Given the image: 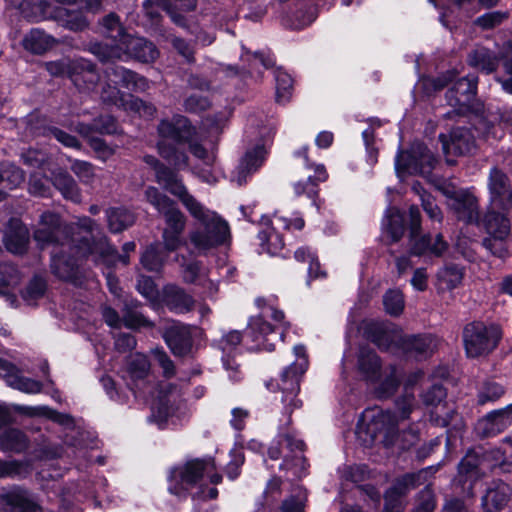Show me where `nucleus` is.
<instances>
[{
	"label": "nucleus",
	"instance_id": "f257e3e1",
	"mask_svg": "<svg viewBox=\"0 0 512 512\" xmlns=\"http://www.w3.org/2000/svg\"><path fill=\"white\" fill-rule=\"evenodd\" d=\"M47 71L53 76L68 75L74 85L85 91H94L100 87V96L104 102L122 106L125 110L135 112L141 117H151L156 109L133 95L120 94L118 85L134 91H145L149 88L148 80L122 66H109L105 70L106 82L100 78L94 66L85 59L60 60L46 63Z\"/></svg>",
	"mask_w": 512,
	"mask_h": 512
},
{
	"label": "nucleus",
	"instance_id": "f03ea898",
	"mask_svg": "<svg viewBox=\"0 0 512 512\" xmlns=\"http://www.w3.org/2000/svg\"><path fill=\"white\" fill-rule=\"evenodd\" d=\"M144 161L155 170L156 181L176 196L196 221V226L188 235L194 250L206 253L225 243L230 236L228 223L190 194L177 173L160 163L156 157L147 155Z\"/></svg>",
	"mask_w": 512,
	"mask_h": 512
},
{
	"label": "nucleus",
	"instance_id": "7ed1b4c3",
	"mask_svg": "<svg viewBox=\"0 0 512 512\" xmlns=\"http://www.w3.org/2000/svg\"><path fill=\"white\" fill-rule=\"evenodd\" d=\"M204 478L216 485L222 481V475L215 472V463L212 459H195L183 465L174 467L168 477V491L178 498L190 495L194 509L200 512V504L215 499L218 490L215 487L205 488Z\"/></svg>",
	"mask_w": 512,
	"mask_h": 512
},
{
	"label": "nucleus",
	"instance_id": "20e7f679",
	"mask_svg": "<svg viewBox=\"0 0 512 512\" xmlns=\"http://www.w3.org/2000/svg\"><path fill=\"white\" fill-rule=\"evenodd\" d=\"M366 337L381 349L399 346L410 357L422 359L430 356L437 346L432 335L403 336L402 331L391 322L368 321L364 326Z\"/></svg>",
	"mask_w": 512,
	"mask_h": 512
},
{
	"label": "nucleus",
	"instance_id": "39448f33",
	"mask_svg": "<svg viewBox=\"0 0 512 512\" xmlns=\"http://www.w3.org/2000/svg\"><path fill=\"white\" fill-rule=\"evenodd\" d=\"M157 149L160 156L175 169L188 166V156L183 149L184 142L196 135L195 127L182 115H174L160 121L157 127Z\"/></svg>",
	"mask_w": 512,
	"mask_h": 512
},
{
	"label": "nucleus",
	"instance_id": "423d86ee",
	"mask_svg": "<svg viewBox=\"0 0 512 512\" xmlns=\"http://www.w3.org/2000/svg\"><path fill=\"white\" fill-rule=\"evenodd\" d=\"M76 226L87 234L79 239L70 238L71 248L80 256L91 257L96 264H104L107 267H112L117 262H122L124 265L129 263L128 256L119 255L117 250L108 243L106 236L102 233L93 234L97 227L93 219L87 216L79 217Z\"/></svg>",
	"mask_w": 512,
	"mask_h": 512
},
{
	"label": "nucleus",
	"instance_id": "0eeeda50",
	"mask_svg": "<svg viewBox=\"0 0 512 512\" xmlns=\"http://www.w3.org/2000/svg\"><path fill=\"white\" fill-rule=\"evenodd\" d=\"M416 406L415 396L406 389L404 395L396 401L398 416L389 410L377 407L367 409L363 414V421L367 424V432L372 439L382 435L383 442L386 445L394 444L399 420L407 419Z\"/></svg>",
	"mask_w": 512,
	"mask_h": 512
},
{
	"label": "nucleus",
	"instance_id": "6e6552de",
	"mask_svg": "<svg viewBox=\"0 0 512 512\" xmlns=\"http://www.w3.org/2000/svg\"><path fill=\"white\" fill-rule=\"evenodd\" d=\"M255 302L260 312L250 319L246 338L250 339L251 348L270 352L274 350V343L269 336L278 324L284 323V313L278 309L275 298H257Z\"/></svg>",
	"mask_w": 512,
	"mask_h": 512
},
{
	"label": "nucleus",
	"instance_id": "1a4fd4ad",
	"mask_svg": "<svg viewBox=\"0 0 512 512\" xmlns=\"http://www.w3.org/2000/svg\"><path fill=\"white\" fill-rule=\"evenodd\" d=\"M90 51L101 61L112 59L127 60L130 58L140 62H153L159 56L155 45L142 37L126 35L119 40L116 47L108 49L107 45L92 44Z\"/></svg>",
	"mask_w": 512,
	"mask_h": 512
},
{
	"label": "nucleus",
	"instance_id": "9d476101",
	"mask_svg": "<svg viewBox=\"0 0 512 512\" xmlns=\"http://www.w3.org/2000/svg\"><path fill=\"white\" fill-rule=\"evenodd\" d=\"M295 361L283 370L280 375L279 388L283 393L282 403L284 404L285 413L289 415L294 409L301 407L302 402L297 399L299 392L300 378L308 368V358L306 348L303 345H295L293 348Z\"/></svg>",
	"mask_w": 512,
	"mask_h": 512
},
{
	"label": "nucleus",
	"instance_id": "9b49d317",
	"mask_svg": "<svg viewBox=\"0 0 512 512\" xmlns=\"http://www.w3.org/2000/svg\"><path fill=\"white\" fill-rule=\"evenodd\" d=\"M502 337L501 328L496 324L472 322L463 330L466 355L470 358L486 356L498 345Z\"/></svg>",
	"mask_w": 512,
	"mask_h": 512
},
{
	"label": "nucleus",
	"instance_id": "f8f14e48",
	"mask_svg": "<svg viewBox=\"0 0 512 512\" xmlns=\"http://www.w3.org/2000/svg\"><path fill=\"white\" fill-rule=\"evenodd\" d=\"M436 158L422 143L414 142L409 151H399L395 159V170L399 178L406 174L427 176L431 173Z\"/></svg>",
	"mask_w": 512,
	"mask_h": 512
},
{
	"label": "nucleus",
	"instance_id": "ddd939ff",
	"mask_svg": "<svg viewBox=\"0 0 512 512\" xmlns=\"http://www.w3.org/2000/svg\"><path fill=\"white\" fill-rule=\"evenodd\" d=\"M71 228L63 226L58 214L52 212H44L38 223V227L34 231L33 237L40 248L48 246L71 248L69 232Z\"/></svg>",
	"mask_w": 512,
	"mask_h": 512
},
{
	"label": "nucleus",
	"instance_id": "4468645a",
	"mask_svg": "<svg viewBox=\"0 0 512 512\" xmlns=\"http://www.w3.org/2000/svg\"><path fill=\"white\" fill-rule=\"evenodd\" d=\"M282 446H285L291 453H294L293 459H289V455L284 456L280 469L292 470L293 475H298V466L302 463L301 453L304 449V443L298 438L295 431L287 430L280 427L276 441H274L268 449V455L271 459L277 460L282 455Z\"/></svg>",
	"mask_w": 512,
	"mask_h": 512
},
{
	"label": "nucleus",
	"instance_id": "2eb2a0df",
	"mask_svg": "<svg viewBox=\"0 0 512 512\" xmlns=\"http://www.w3.org/2000/svg\"><path fill=\"white\" fill-rule=\"evenodd\" d=\"M427 474V470H421L417 473L405 474L398 478L385 493L383 512H402L405 506V496L410 490L422 484Z\"/></svg>",
	"mask_w": 512,
	"mask_h": 512
},
{
	"label": "nucleus",
	"instance_id": "dca6fc26",
	"mask_svg": "<svg viewBox=\"0 0 512 512\" xmlns=\"http://www.w3.org/2000/svg\"><path fill=\"white\" fill-rule=\"evenodd\" d=\"M409 216L411 238L414 241L411 249L412 254L420 256L429 253L434 256H441L447 249V243L442 239V236L438 234L433 243L430 235H424L421 238L416 239L421 222L418 207L411 206L409 209Z\"/></svg>",
	"mask_w": 512,
	"mask_h": 512
},
{
	"label": "nucleus",
	"instance_id": "f3484780",
	"mask_svg": "<svg viewBox=\"0 0 512 512\" xmlns=\"http://www.w3.org/2000/svg\"><path fill=\"white\" fill-rule=\"evenodd\" d=\"M295 156L302 159L303 165L313 170V175H308L306 180L298 181L293 184L294 193L297 196L306 195L315 203V198L318 195V185L328 179V173L323 164L312 162L307 153V147H302L295 152Z\"/></svg>",
	"mask_w": 512,
	"mask_h": 512
},
{
	"label": "nucleus",
	"instance_id": "a211bd4d",
	"mask_svg": "<svg viewBox=\"0 0 512 512\" xmlns=\"http://www.w3.org/2000/svg\"><path fill=\"white\" fill-rule=\"evenodd\" d=\"M165 227L162 232L164 250L173 252L185 244L183 233L186 228L187 218L177 207H171L163 214Z\"/></svg>",
	"mask_w": 512,
	"mask_h": 512
},
{
	"label": "nucleus",
	"instance_id": "6ab92c4d",
	"mask_svg": "<svg viewBox=\"0 0 512 512\" xmlns=\"http://www.w3.org/2000/svg\"><path fill=\"white\" fill-rule=\"evenodd\" d=\"M479 461L474 454L468 453L458 466V475L453 481L455 494L462 498L474 496V486L481 479Z\"/></svg>",
	"mask_w": 512,
	"mask_h": 512
},
{
	"label": "nucleus",
	"instance_id": "aec40b11",
	"mask_svg": "<svg viewBox=\"0 0 512 512\" xmlns=\"http://www.w3.org/2000/svg\"><path fill=\"white\" fill-rule=\"evenodd\" d=\"M446 395V390L439 384L432 385L422 395L425 405L434 408L430 415L431 421L441 427L448 426L454 414V410L449 408L446 402H444Z\"/></svg>",
	"mask_w": 512,
	"mask_h": 512
},
{
	"label": "nucleus",
	"instance_id": "412c9836",
	"mask_svg": "<svg viewBox=\"0 0 512 512\" xmlns=\"http://www.w3.org/2000/svg\"><path fill=\"white\" fill-rule=\"evenodd\" d=\"M448 206L459 220L466 223L477 222L479 218L478 202L474 195L466 190H447Z\"/></svg>",
	"mask_w": 512,
	"mask_h": 512
},
{
	"label": "nucleus",
	"instance_id": "4be33fe9",
	"mask_svg": "<svg viewBox=\"0 0 512 512\" xmlns=\"http://www.w3.org/2000/svg\"><path fill=\"white\" fill-rule=\"evenodd\" d=\"M126 379L132 391H142L148 385L150 375V362L148 358L141 353H135L128 356L126 360Z\"/></svg>",
	"mask_w": 512,
	"mask_h": 512
},
{
	"label": "nucleus",
	"instance_id": "5701e85b",
	"mask_svg": "<svg viewBox=\"0 0 512 512\" xmlns=\"http://www.w3.org/2000/svg\"><path fill=\"white\" fill-rule=\"evenodd\" d=\"M0 512H39L40 506L25 489L14 487L0 495Z\"/></svg>",
	"mask_w": 512,
	"mask_h": 512
},
{
	"label": "nucleus",
	"instance_id": "b1692460",
	"mask_svg": "<svg viewBox=\"0 0 512 512\" xmlns=\"http://www.w3.org/2000/svg\"><path fill=\"white\" fill-rule=\"evenodd\" d=\"M0 377L14 389L28 394H36L42 390V384L31 378L24 377L21 371L11 362L0 357Z\"/></svg>",
	"mask_w": 512,
	"mask_h": 512
},
{
	"label": "nucleus",
	"instance_id": "393cba45",
	"mask_svg": "<svg viewBox=\"0 0 512 512\" xmlns=\"http://www.w3.org/2000/svg\"><path fill=\"white\" fill-rule=\"evenodd\" d=\"M266 149L264 144H257L247 150L232 174L231 181L241 186L247 182L248 177L257 171L265 160Z\"/></svg>",
	"mask_w": 512,
	"mask_h": 512
},
{
	"label": "nucleus",
	"instance_id": "a878e982",
	"mask_svg": "<svg viewBox=\"0 0 512 512\" xmlns=\"http://www.w3.org/2000/svg\"><path fill=\"white\" fill-rule=\"evenodd\" d=\"M46 120L40 117L37 113H32L28 116L27 130L31 135H52L58 142L68 148L80 149L81 144L78 139L65 131L46 126Z\"/></svg>",
	"mask_w": 512,
	"mask_h": 512
},
{
	"label": "nucleus",
	"instance_id": "bb28decb",
	"mask_svg": "<svg viewBox=\"0 0 512 512\" xmlns=\"http://www.w3.org/2000/svg\"><path fill=\"white\" fill-rule=\"evenodd\" d=\"M242 339L239 331L233 330L223 334L221 338L215 340L214 345L223 353L222 361L225 369L229 372V377L233 381L240 379V372L238 371V364L230 360L229 357L236 351Z\"/></svg>",
	"mask_w": 512,
	"mask_h": 512
},
{
	"label": "nucleus",
	"instance_id": "cd10ccee",
	"mask_svg": "<svg viewBox=\"0 0 512 512\" xmlns=\"http://www.w3.org/2000/svg\"><path fill=\"white\" fill-rule=\"evenodd\" d=\"M477 77L466 76L456 81L451 89L448 90L446 97L452 107L462 109L469 105L476 95Z\"/></svg>",
	"mask_w": 512,
	"mask_h": 512
},
{
	"label": "nucleus",
	"instance_id": "c85d7f7f",
	"mask_svg": "<svg viewBox=\"0 0 512 512\" xmlns=\"http://www.w3.org/2000/svg\"><path fill=\"white\" fill-rule=\"evenodd\" d=\"M443 152L446 155L453 154H467L472 152L475 147V137L472 132L467 128H456L450 134V143L444 134L439 136Z\"/></svg>",
	"mask_w": 512,
	"mask_h": 512
},
{
	"label": "nucleus",
	"instance_id": "c756f323",
	"mask_svg": "<svg viewBox=\"0 0 512 512\" xmlns=\"http://www.w3.org/2000/svg\"><path fill=\"white\" fill-rule=\"evenodd\" d=\"M511 488L500 480L492 481L482 497V508L485 512H497L505 507L511 496Z\"/></svg>",
	"mask_w": 512,
	"mask_h": 512
},
{
	"label": "nucleus",
	"instance_id": "7c9ffc66",
	"mask_svg": "<svg viewBox=\"0 0 512 512\" xmlns=\"http://www.w3.org/2000/svg\"><path fill=\"white\" fill-rule=\"evenodd\" d=\"M166 344L177 356L186 355L192 346L190 330L187 326L174 323L164 333Z\"/></svg>",
	"mask_w": 512,
	"mask_h": 512
},
{
	"label": "nucleus",
	"instance_id": "2f4dec72",
	"mask_svg": "<svg viewBox=\"0 0 512 512\" xmlns=\"http://www.w3.org/2000/svg\"><path fill=\"white\" fill-rule=\"evenodd\" d=\"M261 224L266 226L264 230L258 233L262 252H266L270 255L278 254L284 246L283 239L277 231L280 228H278L274 224V221L268 216L261 218Z\"/></svg>",
	"mask_w": 512,
	"mask_h": 512
},
{
	"label": "nucleus",
	"instance_id": "473e14b6",
	"mask_svg": "<svg viewBox=\"0 0 512 512\" xmlns=\"http://www.w3.org/2000/svg\"><path fill=\"white\" fill-rule=\"evenodd\" d=\"M71 129L79 133L82 137H90L94 133L99 134H114L118 132V125L116 120L110 116H101L94 119L91 124L82 122H72Z\"/></svg>",
	"mask_w": 512,
	"mask_h": 512
},
{
	"label": "nucleus",
	"instance_id": "72a5a7b5",
	"mask_svg": "<svg viewBox=\"0 0 512 512\" xmlns=\"http://www.w3.org/2000/svg\"><path fill=\"white\" fill-rule=\"evenodd\" d=\"M69 249L76 254L74 249ZM77 255V259H72L66 257L64 254L53 252L51 256V270L53 274L59 279L75 282L78 274V260L84 258L78 253Z\"/></svg>",
	"mask_w": 512,
	"mask_h": 512
},
{
	"label": "nucleus",
	"instance_id": "f704fd0d",
	"mask_svg": "<svg viewBox=\"0 0 512 512\" xmlns=\"http://www.w3.org/2000/svg\"><path fill=\"white\" fill-rule=\"evenodd\" d=\"M29 242L27 228L17 219L9 222V228L4 236V244L8 251L14 254L23 253Z\"/></svg>",
	"mask_w": 512,
	"mask_h": 512
},
{
	"label": "nucleus",
	"instance_id": "c9c22d12",
	"mask_svg": "<svg viewBox=\"0 0 512 512\" xmlns=\"http://www.w3.org/2000/svg\"><path fill=\"white\" fill-rule=\"evenodd\" d=\"M180 409V403L177 402V393L170 392L168 395H162L160 392L157 403L152 408L150 419L154 421L159 428H163L169 418H172L176 410Z\"/></svg>",
	"mask_w": 512,
	"mask_h": 512
},
{
	"label": "nucleus",
	"instance_id": "e433bc0d",
	"mask_svg": "<svg viewBox=\"0 0 512 512\" xmlns=\"http://www.w3.org/2000/svg\"><path fill=\"white\" fill-rule=\"evenodd\" d=\"M162 302L175 313H185L191 310L194 301L190 295L177 286L168 285L162 291Z\"/></svg>",
	"mask_w": 512,
	"mask_h": 512
},
{
	"label": "nucleus",
	"instance_id": "4c0bfd02",
	"mask_svg": "<svg viewBox=\"0 0 512 512\" xmlns=\"http://www.w3.org/2000/svg\"><path fill=\"white\" fill-rule=\"evenodd\" d=\"M358 370L367 381L375 383L380 380L381 361L374 350L368 347L360 348Z\"/></svg>",
	"mask_w": 512,
	"mask_h": 512
},
{
	"label": "nucleus",
	"instance_id": "58836bf2",
	"mask_svg": "<svg viewBox=\"0 0 512 512\" xmlns=\"http://www.w3.org/2000/svg\"><path fill=\"white\" fill-rule=\"evenodd\" d=\"M509 179L501 170L494 167L491 169L488 180L490 192V203L492 207H505L504 198L508 192Z\"/></svg>",
	"mask_w": 512,
	"mask_h": 512
},
{
	"label": "nucleus",
	"instance_id": "ea45409f",
	"mask_svg": "<svg viewBox=\"0 0 512 512\" xmlns=\"http://www.w3.org/2000/svg\"><path fill=\"white\" fill-rule=\"evenodd\" d=\"M504 207H492L485 215L484 226L490 236L498 238H507L510 233L509 220L502 212L496 211Z\"/></svg>",
	"mask_w": 512,
	"mask_h": 512
},
{
	"label": "nucleus",
	"instance_id": "a19ab883",
	"mask_svg": "<svg viewBox=\"0 0 512 512\" xmlns=\"http://www.w3.org/2000/svg\"><path fill=\"white\" fill-rule=\"evenodd\" d=\"M468 63L484 73L494 72L499 64V60L494 52L485 47H476L468 55Z\"/></svg>",
	"mask_w": 512,
	"mask_h": 512
},
{
	"label": "nucleus",
	"instance_id": "79ce46f5",
	"mask_svg": "<svg viewBox=\"0 0 512 512\" xmlns=\"http://www.w3.org/2000/svg\"><path fill=\"white\" fill-rule=\"evenodd\" d=\"M53 20L71 31H82L88 26V20L82 12L63 7L54 9Z\"/></svg>",
	"mask_w": 512,
	"mask_h": 512
},
{
	"label": "nucleus",
	"instance_id": "37998d69",
	"mask_svg": "<svg viewBox=\"0 0 512 512\" xmlns=\"http://www.w3.org/2000/svg\"><path fill=\"white\" fill-rule=\"evenodd\" d=\"M55 8L56 7L52 6V4L45 0H40L35 3L25 0L20 4L23 16L34 22L53 20Z\"/></svg>",
	"mask_w": 512,
	"mask_h": 512
},
{
	"label": "nucleus",
	"instance_id": "c03bdc74",
	"mask_svg": "<svg viewBox=\"0 0 512 512\" xmlns=\"http://www.w3.org/2000/svg\"><path fill=\"white\" fill-rule=\"evenodd\" d=\"M53 185L60 191L65 199L74 203L81 201L80 189L72 176L66 171H59L54 174Z\"/></svg>",
	"mask_w": 512,
	"mask_h": 512
},
{
	"label": "nucleus",
	"instance_id": "a18cd8bd",
	"mask_svg": "<svg viewBox=\"0 0 512 512\" xmlns=\"http://www.w3.org/2000/svg\"><path fill=\"white\" fill-rule=\"evenodd\" d=\"M55 40L40 29H32L23 39V46L34 54H42L50 49Z\"/></svg>",
	"mask_w": 512,
	"mask_h": 512
},
{
	"label": "nucleus",
	"instance_id": "49530a36",
	"mask_svg": "<svg viewBox=\"0 0 512 512\" xmlns=\"http://www.w3.org/2000/svg\"><path fill=\"white\" fill-rule=\"evenodd\" d=\"M28 440L23 432L10 428L0 435V450L4 452H22L27 448Z\"/></svg>",
	"mask_w": 512,
	"mask_h": 512
},
{
	"label": "nucleus",
	"instance_id": "de8ad7c7",
	"mask_svg": "<svg viewBox=\"0 0 512 512\" xmlns=\"http://www.w3.org/2000/svg\"><path fill=\"white\" fill-rule=\"evenodd\" d=\"M382 225L394 242L398 241L404 234V217L400 210L395 207L387 209Z\"/></svg>",
	"mask_w": 512,
	"mask_h": 512
},
{
	"label": "nucleus",
	"instance_id": "09e8293b",
	"mask_svg": "<svg viewBox=\"0 0 512 512\" xmlns=\"http://www.w3.org/2000/svg\"><path fill=\"white\" fill-rule=\"evenodd\" d=\"M463 269L457 265H446L437 273V284L440 290H453L463 279Z\"/></svg>",
	"mask_w": 512,
	"mask_h": 512
},
{
	"label": "nucleus",
	"instance_id": "8fccbe9b",
	"mask_svg": "<svg viewBox=\"0 0 512 512\" xmlns=\"http://www.w3.org/2000/svg\"><path fill=\"white\" fill-rule=\"evenodd\" d=\"M16 409L29 416H45L65 427H72L74 425L73 419L69 415L58 413L46 406H17Z\"/></svg>",
	"mask_w": 512,
	"mask_h": 512
},
{
	"label": "nucleus",
	"instance_id": "3c124183",
	"mask_svg": "<svg viewBox=\"0 0 512 512\" xmlns=\"http://www.w3.org/2000/svg\"><path fill=\"white\" fill-rule=\"evenodd\" d=\"M106 214L109 229L113 233L125 230L135 221L134 214L124 208H110Z\"/></svg>",
	"mask_w": 512,
	"mask_h": 512
},
{
	"label": "nucleus",
	"instance_id": "603ef678",
	"mask_svg": "<svg viewBox=\"0 0 512 512\" xmlns=\"http://www.w3.org/2000/svg\"><path fill=\"white\" fill-rule=\"evenodd\" d=\"M102 33L110 39V43H101L102 45H107L108 49L116 47V45L119 44V40L127 35L120 24L119 17L114 13L103 18Z\"/></svg>",
	"mask_w": 512,
	"mask_h": 512
},
{
	"label": "nucleus",
	"instance_id": "864d4df0",
	"mask_svg": "<svg viewBox=\"0 0 512 512\" xmlns=\"http://www.w3.org/2000/svg\"><path fill=\"white\" fill-rule=\"evenodd\" d=\"M487 435H495L506 429L511 424V417L503 415L502 411L489 412L481 421Z\"/></svg>",
	"mask_w": 512,
	"mask_h": 512
},
{
	"label": "nucleus",
	"instance_id": "5fc2aeb1",
	"mask_svg": "<svg viewBox=\"0 0 512 512\" xmlns=\"http://www.w3.org/2000/svg\"><path fill=\"white\" fill-rule=\"evenodd\" d=\"M20 275L17 268L12 264L0 265V294L11 298V289L19 284Z\"/></svg>",
	"mask_w": 512,
	"mask_h": 512
},
{
	"label": "nucleus",
	"instance_id": "6e6d98bb",
	"mask_svg": "<svg viewBox=\"0 0 512 512\" xmlns=\"http://www.w3.org/2000/svg\"><path fill=\"white\" fill-rule=\"evenodd\" d=\"M158 2L170 14L172 21L179 26L184 25V18L174 9L192 11L197 6L196 0H158Z\"/></svg>",
	"mask_w": 512,
	"mask_h": 512
},
{
	"label": "nucleus",
	"instance_id": "4d7b16f0",
	"mask_svg": "<svg viewBox=\"0 0 512 512\" xmlns=\"http://www.w3.org/2000/svg\"><path fill=\"white\" fill-rule=\"evenodd\" d=\"M25 179L24 172L11 163H0V184L13 189L18 187Z\"/></svg>",
	"mask_w": 512,
	"mask_h": 512
},
{
	"label": "nucleus",
	"instance_id": "13d9d810",
	"mask_svg": "<svg viewBox=\"0 0 512 512\" xmlns=\"http://www.w3.org/2000/svg\"><path fill=\"white\" fill-rule=\"evenodd\" d=\"M505 394V388L496 382H484L478 390L477 402L480 405L494 403Z\"/></svg>",
	"mask_w": 512,
	"mask_h": 512
},
{
	"label": "nucleus",
	"instance_id": "bf43d9fd",
	"mask_svg": "<svg viewBox=\"0 0 512 512\" xmlns=\"http://www.w3.org/2000/svg\"><path fill=\"white\" fill-rule=\"evenodd\" d=\"M164 255L160 244H151L141 256V264L149 271H159L164 263Z\"/></svg>",
	"mask_w": 512,
	"mask_h": 512
},
{
	"label": "nucleus",
	"instance_id": "052dcab7",
	"mask_svg": "<svg viewBox=\"0 0 512 512\" xmlns=\"http://www.w3.org/2000/svg\"><path fill=\"white\" fill-rule=\"evenodd\" d=\"M274 76L276 81V100L279 103H286L291 97L293 80L288 73L281 69H276Z\"/></svg>",
	"mask_w": 512,
	"mask_h": 512
},
{
	"label": "nucleus",
	"instance_id": "680f3d73",
	"mask_svg": "<svg viewBox=\"0 0 512 512\" xmlns=\"http://www.w3.org/2000/svg\"><path fill=\"white\" fill-rule=\"evenodd\" d=\"M400 383V375L395 367H390V371L375 389L378 398L384 399L390 397L397 389Z\"/></svg>",
	"mask_w": 512,
	"mask_h": 512
},
{
	"label": "nucleus",
	"instance_id": "e2e57ef3",
	"mask_svg": "<svg viewBox=\"0 0 512 512\" xmlns=\"http://www.w3.org/2000/svg\"><path fill=\"white\" fill-rule=\"evenodd\" d=\"M46 291V283L40 277L33 278L27 287L22 291V299L27 305H35L42 298Z\"/></svg>",
	"mask_w": 512,
	"mask_h": 512
},
{
	"label": "nucleus",
	"instance_id": "0e129e2a",
	"mask_svg": "<svg viewBox=\"0 0 512 512\" xmlns=\"http://www.w3.org/2000/svg\"><path fill=\"white\" fill-rule=\"evenodd\" d=\"M145 198L161 214L176 205L168 196L160 193L157 188L152 186L145 190Z\"/></svg>",
	"mask_w": 512,
	"mask_h": 512
},
{
	"label": "nucleus",
	"instance_id": "69168bd1",
	"mask_svg": "<svg viewBox=\"0 0 512 512\" xmlns=\"http://www.w3.org/2000/svg\"><path fill=\"white\" fill-rule=\"evenodd\" d=\"M145 198L161 214L176 205L168 196L160 193L157 188L152 186L145 190Z\"/></svg>",
	"mask_w": 512,
	"mask_h": 512
},
{
	"label": "nucleus",
	"instance_id": "338daca9",
	"mask_svg": "<svg viewBox=\"0 0 512 512\" xmlns=\"http://www.w3.org/2000/svg\"><path fill=\"white\" fill-rule=\"evenodd\" d=\"M306 493L297 487L293 494L285 498L280 506L281 512H304Z\"/></svg>",
	"mask_w": 512,
	"mask_h": 512
},
{
	"label": "nucleus",
	"instance_id": "774afa93",
	"mask_svg": "<svg viewBox=\"0 0 512 512\" xmlns=\"http://www.w3.org/2000/svg\"><path fill=\"white\" fill-rule=\"evenodd\" d=\"M383 304L388 314L398 316L404 309L403 294L399 290H389L383 297Z\"/></svg>",
	"mask_w": 512,
	"mask_h": 512
}]
</instances>
